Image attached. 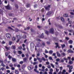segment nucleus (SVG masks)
Here are the masks:
<instances>
[{
  "label": "nucleus",
  "mask_w": 74,
  "mask_h": 74,
  "mask_svg": "<svg viewBox=\"0 0 74 74\" xmlns=\"http://www.w3.org/2000/svg\"><path fill=\"white\" fill-rule=\"evenodd\" d=\"M6 36L8 38H10V37H11V35L10 34H6Z\"/></svg>",
  "instance_id": "obj_2"
},
{
  "label": "nucleus",
  "mask_w": 74,
  "mask_h": 74,
  "mask_svg": "<svg viewBox=\"0 0 74 74\" xmlns=\"http://www.w3.org/2000/svg\"><path fill=\"white\" fill-rule=\"evenodd\" d=\"M63 60H67V58H63Z\"/></svg>",
  "instance_id": "obj_57"
},
{
  "label": "nucleus",
  "mask_w": 74,
  "mask_h": 74,
  "mask_svg": "<svg viewBox=\"0 0 74 74\" xmlns=\"http://www.w3.org/2000/svg\"><path fill=\"white\" fill-rule=\"evenodd\" d=\"M65 73H66V70H63L62 74H65Z\"/></svg>",
  "instance_id": "obj_19"
},
{
  "label": "nucleus",
  "mask_w": 74,
  "mask_h": 74,
  "mask_svg": "<svg viewBox=\"0 0 74 74\" xmlns=\"http://www.w3.org/2000/svg\"><path fill=\"white\" fill-rule=\"evenodd\" d=\"M55 44L56 45V48H57L58 47V48H60V47H59V45H58V43H56Z\"/></svg>",
  "instance_id": "obj_9"
},
{
  "label": "nucleus",
  "mask_w": 74,
  "mask_h": 74,
  "mask_svg": "<svg viewBox=\"0 0 74 74\" xmlns=\"http://www.w3.org/2000/svg\"><path fill=\"white\" fill-rule=\"evenodd\" d=\"M61 56H66V54L65 53L63 52L61 53Z\"/></svg>",
  "instance_id": "obj_17"
},
{
  "label": "nucleus",
  "mask_w": 74,
  "mask_h": 74,
  "mask_svg": "<svg viewBox=\"0 0 74 74\" xmlns=\"http://www.w3.org/2000/svg\"><path fill=\"white\" fill-rule=\"evenodd\" d=\"M43 74H47V72L45 71V72H44V73H43Z\"/></svg>",
  "instance_id": "obj_64"
},
{
  "label": "nucleus",
  "mask_w": 74,
  "mask_h": 74,
  "mask_svg": "<svg viewBox=\"0 0 74 74\" xmlns=\"http://www.w3.org/2000/svg\"><path fill=\"white\" fill-rule=\"evenodd\" d=\"M11 48L12 49H15V48H16V47H15V46L14 45H12V47H11Z\"/></svg>",
  "instance_id": "obj_10"
},
{
  "label": "nucleus",
  "mask_w": 74,
  "mask_h": 74,
  "mask_svg": "<svg viewBox=\"0 0 74 74\" xmlns=\"http://www.w3.org/2000/svg\"><path fill=\"white\" fill-rule=\"evenodd\" d=\"M12 70H15V68L14 67H12L11 68Z\"/></svg>",
  "instance_id": "obj_47"
},
{
  "label": "nucleus",
  "mask_w": 74,
  "mask_h": 74,
  "mask_svg": "<svg viewBox=\"0 0 74 74\" xmlns=\"http://www.w3.org/2000/svg\"><path fill=\"white\" fill-rule=\"evenodd\" d=\"M64 16L67 17L69 16V14H65L64 15Z\"/></svg>",
  "instance_id": "obj_15"
},
{
  "label": "nucleus",
  "mask_w": 74,
  "mask_h": 74,
  "mask_svg": "<svg viewBox=\"0 0 74 74\" xmlns=\"http://www.w3.org/2000/svg\"><path fill=\"white\" fill-rule=\"evenodd\" d=\"M28 69L29 70H32L33 69V68H32L30 66H28Z\"/></svg>",
  "instance_id": "obj_22"
},
{
  "label": "nucleus",
  "mask_w": 74,
  "mask_h": 74,
  "mask_svg": "<svg viewBox=\"0 0 74 74\" xmlns=\"http://www.w3.org/2000/svg\"><path fill=\"white\" fill-rule=\"evenodd\" d=\"M22 67L23 68H25V67H26V65H23V66H22Z\"/></svg>",
  "instance_id": "obj_48"
},
{
  "label": "nucleus",
  "mask_w": 74,
  "mask_h": 74,
  "mask_svg": "<svg viewBox=\"0 0 74 74\" xmlns=\"http://www.w3.org/2000/svg\"><path fill=\"white\" fill-rule=\"evenodd\" d=\"M12 39V41H15V40H16V38H15V37H13Z\"/></svg>",
  "instance_id": "obj_16"
},
{
  "label": "nucleus",
  "mask_w": 74,
  "mask_h": 74,
  "mask_svg": "<svg viewBox=\"0 0 74 74\" xmlns=\"http://www.w3.org/2000/svg\"><path fill=\"white\" fill-rule=\"evenodd\" d=\"M6 69H9V67L8 66H6Z\"/></svg>",
  "instance_id": "obj_60"
},
{
  "label": "nucleus",
  "mask_w": 74,
  "mask_h": 74,
  "mask_svg": "<svg viewBox=\"0 0 74 74\" xmlns=\"http://www.w3.org/2000/svg\"><path fill=\"white\" fill-rule=\"evenodd\" d=\"M34 44L33 43H31V47H34Z\"/></svg>",
  "instance_id": "obj_35"
},
{
  "label": "nucleus",
  "mask_w": 74,
  "mask_h": 74,
  "mask_svg": "<svg viewBox=\"0 0 74 74\" xmlns=\"http://www.w3.org/2000/svg\"><path fill=\"white\" fill-rule=\"evenodd\" d=\"M57 53L58 56V57H60V54L58 53V52H57Z\"/></svg>",
  "instance_id": "obj_18"
},
{
  "label": "nucleus",
  "mask_w": 74,
  "mask_h": 74,
  "mask_svg": "<svg viewBox=\"0 0 74 74\" xmlns=\"http://www.w3.org/2000/svg\"><path fill=\"white\" fill-rule=\"evenodd\" d=\"M23 38H26V36L25 35H23Z\"/></svg>",
  "instance_id": "obj_27"
},
{
  "label": "nucleus",
  "mask_w": 74,
  "mask_h": 74,
  "mask_svg": "<svg viewBox=\"0 0 74 74\" xmlns=\"http://www.w3.org/2000/svg\"><path fill=\"white\" fill-rule=\"evenodd\" d=\"M18 53L20 54H21L22 53V52L21 51H18Z\"/></svg>",
  "instance_id": "obj_50"
},
{
  "label": "nucleus",
  "mask_w": 74,
  "mask_h": 74,
  "mask_svg": "<svg viewBox=\"0 0 74 74\" xmlns=\"http://www.w3.org/2000/svg\"><path fill=\"white\" fill-rule=\"evenodd\" d=\"M30 5L29 4H28L27 5V7H30Z\"/></svg>",
  "instance_id": "obj_56"
},
{
  "label": "nucleus",
  "mask_w": 74,
  "mask_h": 74,
  "mask_svg": "<svg viewBox=\"0 0 74 74\" xmlns=\"http://www.w3.org/2000/svg\"><path fill=\"white\" fill-rule=\"evenodd\" d=\"M23 61L24 62H27V60L28 59L27 58H23Z\"/></svg>",
  "instance_id": "obj_7"
},
{
  "label": "nucleus",
  "mask_w": 74,
  "mask_h": 74,
  "mask_svg": "<svg viewBox=\"0 0 74 74\" xmlns=\"http://www.w3.org/2000/svg\"><path fill=\"white\" fill-rule=\"evenodd\" d=\"M37 59L38 60H39L40 63H41V62L42 61V59H41L40 58H39L38 57H37Z\"/></svg>",
  "instance_id": "obj_6"
},
{
  "label": "nucleus",
  "mask_w": 74,
  "mask_h": 74,
  "mask_svg": "<svg viewBox=\"0 0 74 74\" xmlns=\"http://www.w3.org/2000/svg\"><path fill=\"white\" fill-rule=\"evenodd\" d=\"M23 51H25V50H26V49L25 47H23Z\"/></svg>",
  "instance_id": "obj_62"
},
{
  "label": "nucleus",
  "mask_w": 74,
  "mask_h": 74,
  "mask_svg": "<svg viewBox=\"0 0 74 74\" xmlns=\"http://www.w3.org/2000/svg\"><path fill=\"white\" fill-rule=\"evenodd\" d=\"M16 37L18 39H21V38L20 37L19 35H17L16 36Z\"/></svg>",
  "instance_id": "obj_13"
},
{
  "label": "nucleus",
  "mask_w": 74,
  "mask_h": 74,
  "mask_svg": "<svg viewBox=\"0 0 74 74\" xmlns=\"http://www.w3.org/2000/svg\"><path fill=\"white\" fill-rule=\"evenodd\" d=\"M30 27H28L26 29V28H25V29H24V30H29V29H30Z\"/></svg>",
  "instance_id": "obj_33"
},
{
  "label": "nucleus",
  "mask_w": 74,
  "mask_h": 74,
  "mask_svg": "<svg viewBox=\"0 0 74 74\" xmlns=\"http://www.w3.org/2000/svg\"><path fill=\"white\" fill-rule=\"evenodd\" d=\"M49 32L51 33V34H53L54 33L53 32V28H51L49 30Z\"/></svg>",
  "instance_id": "obj_5"
},
{
  "label": "nucleus",
  "mask_w": 74,
  "mask_h": 74,
  "mask_svg": "<svg viewBox=\"0 0 74 74\" xmlns=\"http://www.w3.org/2000/svg\"><path fill=\"white\" fill-rule=\"evenodd\" d=\"M37 5H34V8H37Z\"/></svg>",
  "instance_id": "obj_53"
},
{
  "label": "nucleus",
  "mask_w": 74,
  "mask_h": 74,
  "mask_svg": "<svg viewBox=\"0 0 74 74\" xmlns=\"http://www.w3.org/2000/svg\"><path fill=\"white\" fill-rule=\"evenodd\" d=\"M62 47V48L63 49V48H64V47H65V45L64 44H63L62 45H61Z\"/></svg>",
  "instance_id": "obj_21"
},
{
  "label": "nucleus",
  "mask_w": 74,
  "mask_h": 74,
  "mask_svg": "<svg viewBox=\"0 0 74 74\" xmlns=\"http://www.w3.org/2000/svg\"><path fill=\"white\" fill-rule=\"evenodd\" d=\"M74 52L71 50L69 49L68 51V53H73Z\"/></svg>",
  "instance_id": "obj_8"
},
{
  "label": "nucleus",
  "mask_w": 74,
  "mask_h": 74,
  "mask_svg": "<svg viewBox=\"0 0 74 74\" xmlns=\"http://www.w3.org/2000/svg\"><path fill=\"white\" fill-rule=\"evenodd\" d=\"M40 45V42L38 43V44L37 45V47H39V46Z\"/></svg>",
  "instance_id": "obj_43"
},
{
  "label": "nucleus",
  "mask_w": 74,
  "mask_h": 74,
  "mask_svg": "<svg viewBox=\"0 0 74 74\" xmlns=\"http://www.w3.org/2000/svg\"><path fill=\"white\" fill-rule=\"evenodd\" d=\"M49 70L50 72H52L53 71V69H50Z\"/></svg>",
  "instance_id": "obj_40"
},
{
  "label": "nucleus",
  "mask_w": 74,
  "mask_h": 74,
  "mask_svg": "<svg viewBox=\"0 0 74 74\" xmlns=\"http://www.w3.org/2000/svg\"><path fill=\"white\" fill-rule=\"evenodd\" d=\"M34 71H35V72L37 73H39V72L38 71H37V69H34Z\"/></svg>",
  "instance_id": "obj_25"
},
{
  "label": "nucleus",
  "mask_w": 74,
  "mask_h": 74,
  "mask_svg": "<svg viewBox=\"0 0 74 74\" xmlns=\"http://www.w3.org/2000/svg\"><path fill=\"white\" fill-rule=\"evenodd\" d=\"M9 66L10 67H12L13 66V64H10Z\"/></svg>",
  "instance_id": "obj_37"
},
{
  "label": "nucleus",
  "mask_w": 74,
  "mask_h": 74,
  "mask_svg": "<svg viewBox=\"0 0 74 74\" xmlns=\"http://www.w3.org/2000/svg\"><path fill=\"white\" fill-rule=\"evenodd\" d=\"M12 60L13 62H15L16 61V59L15 58H12Z\"/></svg>",
  "instance_id": "obj_39"
},
{
  "label": "nucleus",
  "mask_w": 74,
  "mask_h": 74,
  "mask_svg": "<svg viewBox=\"0 0 74 74\" xmlns=\"http://www.w3.org/2000/svg\"><path fill=\"white\" fill-rule=\"evenodd\" d=\"M38 62H34L33 63V64H34V65H35V64H38Z\"/></svg>",
  "instance_id": "obj_42"
},
{
  "label": "nucleus",
  "mask_w": 74,
  "mask_h": 74,
  "mask_svg": "<svg viewBox=\"0 0 74 74\" xmlns=\"http://www.w3.org/2000/svg\"><path fill=\"white\" fill-rule=\"evenodd\" d=\"M73 63V61H69V64H72Z\"/></svg>",
  "instance_id": "obj_30"
},
{
  "label": "nucleus",
  "mask_w": 74,
  "mask_h": 74,
  "mask_svg": "<svg viewBox=\"0 0 74 74\" xmlns=\"http://www.w3.org/2000/svg\"><path fill=\"white\" fill-rule=\"evenodd\" d=\"M1 65L2 66H3V67H5V65H4V64H3V63H2Z\"/></svg>",
  "instance_id": "obj_34"
},
{
  "label": "nucleus",
  "mask_w": 74,
  "mask_h": 74,
  "mask_svg": "<svg viewBox=\"0 0 74 74\" xmlns=\"http://www.w3.org/2000/svg\"><path fill=\"white\" fill-rule=\"evenodd\" d=\"M1 69L2 71H3V70H4V68L3 67L1 68Z\"/></svg>",
  "instance_id": "obj_63"
},
{
  "label": "nucleus",
  "mask_w": 74,
  "mask_h": 74,
  "mask_svg": "<svg viewBox=\"0 0 74 74\" xmlns=\"http://www.w3.org/2000/svg\"><path fill=\"white\" fill-rule=\"evenodd\" d=\"M69 44H73V40H69Z\"/></svg>",
  "instance_id": "obj_20"
},
{
  "label": "nucleus",
  "mask_w": 74,
  "mask_h": 74,
  "mask_svg": "<svg viewBox=\"0 0 74 74\" xmlns=\"http://www.w3.org/2000/svg\"><path fill=\"white\" fill-rule=\"evenodd\" d=\"M12 41H9V45H11L12 44Z\"/></svg>",
  "instance_id": "obj_55"
},
{
  "label": "nucleus",
  "mask_w": 74,
  "mask_h": 74,
  "mask_svg": "<svg viewBox=\"0 0 74 74\" xmlns=\"http://www.w3.org/2000/svg\"><path fill=\"white\" fill-rule=\"evenodd\" d=\"M51 67H53V68H54L55 66H54V65L53 64H51Z\"/></svg>",
  "instance_id": "obj_29"
},
{
  "label": "nucleus",
  "mask_w": 74,
  "mask_h": 74,
  "mask_svg": "<svg viewBox=\"0 0 74 74\" xmlns=\"http://www.w3.org/2000/svg\"><path fill=\"white\" fill-rule=\"evenodd\" d=\"M15 32H18V31H19V30L18 29H15Z\"/></svg>",
  "instance_id": "obj_61"
},
{
  "label": "nucleus",
  "mask_w": 74,
  "mask_h": 74,
  "mask_svg": "<svg viewBox=\"0 0 74 74\" xmlns=\"http://www.w3.org/2000/svg\"><path fill=\"white\" fill-rule=\"evenodd\" d=\"M52 53H53V51H52V50H51L49 51V53L50 54H52Z\"/></svg>",
  "instance_id": "obj_31"
},
{
  "label": "nucleus",
  "mask_w": 74,
  "mask_h": 74,
  "mask_svg": "<svg viewBox=\"0 0 74 74\" xmlns=\"http://www.w3.org/2000/svg\"><path fill=\"white\" fill-rule=\"evenodd\" d=\"M15 73L16 74H18L19 73V72H18V70H15Z\"/></svg>",
  "instance_id": "obj_24"
},
{
  "label": "nucleus",
  "mask_w": 74,
  "mask_h": 74,
  "mask_svg": "<svg viewBox=\"0 0 74 74\" xmlns=\"http://www.w3.org/2000/svg\"><path fill=\"white\" fill-rule=\"evenodd\" d=\"M49 59L50 60H52V58L51 57H49Z\"/></svg>",
  "instance_id": "obj_46"
},
{
  "label": "nucleus",
  "mask_w": 74,
  "mask_h": 74,
  "mask_svg": "<svg viewBox=\"0 0 74 74\" xmlns=\"http://www.w3.org/2000/svg\"><path fill=\"white\" fill-rule=\"evenodd\" d=\"M67 59L68 60H70V59H71V58L70 57H67Z\"/></svg>",
  "instance_id": "obj_38"
},
{
  "label": "nucleus",
  "mask_w": 74,
  "mask_h": 74,
  "mask_svg": "<svg viewBox=\"0 0 74 74\" xmlns=\"http://www.w3.org/2000/svg\"><path fill=\"white\" fill-rule=\"evenodd\" d=\"M57 62H59L60 60V59L59 58H58L56 60Z\"/></svg>",
  "instance_id": "obj_44"
},
{
  "label": "nucleus",
  "mask_w": 74,
  "mask_h": 74,
  "mask_svg": "<svg viewBox=\"0 0 74 74\" xmlns=\"http://www.w3.org/2000/svg\"><path fill=\"white\" fill-rule=\"evenodd\" d=\"M42 66V64H39V67H41Z\"/></svg>",
  "instance_id": "obj_51"
},
{
  "label": "nucleus",
  "mask_w": 74,
  "mask_h": 74,
  "mask_svg": "<svg viewBox=\"0 0 74 74\" xmlns=\"http://www.w3.org/2000/svg\"><path fill=\"white\" fill-rule=\"evenodd\" d=\"M47 67L48 69H51V66L50 65H48Z\"/></svg>",
  "instance_id": "obj_52"
},
{
  "label": "nucleus",
  "mask_w": 74,
  "mask_h": 74,
  "mask_svg": "<svg viewBox=\"0 0 74 74\" xmlns=\"http://www.w3.org/2000/svg\"><path fill=\"white\" fill-rule=\"evenodd\" d=\"M8 58L10 60H11V58H12L11 56L10 55H9Z\"/></svg>",
  "instance_id": "obj_36"
},
{
  "label": "nucleus",
  "mask_w": 74,
  "mask_h": 74,
  "mask_svg": "<svg viewBox=\"0 0 74 74\" xmlns=\"http://www.w3.org/2000/svg\"><path fill=\"white\" fill-rule=\"evenodd\" d=\"M68 31L69 32H71V33H72L73 32V30H71V29H69Z\"/></svg>",
  "instance_id": "obj_26"
},
{
  "label": "nucleus",
  "mask_w": 74,
  "mask_h": 74,
  "mask_svg": "<svg viewBox=\"0 0 74 74\" xmlns=\"http://www.w3.org/2000/svg\"><path fill=\"white\" fill-rule=\"evenodd\" d=\"M56 71L57 72H58V71H59V69H56Z\"/></svg>",
  "instance_id": "obj_54"
},
{
  "label": "nucleus",
  "mask_w": 74,
  "mask_h": 74,
  "mask_svg": "<svg viewBox=\"0 0 74 74\" xmlns=\"http://www.w3.org/2000/svg\"><path fill=\"white\" fill-rule=\"evenodd\" d=\"M23 61H21L20 62V64H23Z\"/></svg>",
  "instance_id": "obj_49"
},
{
  "label": "nucleus",
  "mask_w": 74,
  "mask_h": 74,
  "mask_svg": "<svg viewBox=\"0 0 74 74\" xmlns=\"http://www.w3.org/2000/svg\"><path fill=\"white\" fill-rule=\"evenodd\" d=\"M5 49H6L7 51H8L9 49V48L7 47V46L5 47Z\"/></svg>",
  "instance_id": "obj_41"
},
{
  "label": "nucleus",
  "mask_w": 74,
  "mask_h": 74,
  "mask_svg": "<svg viewBox=\"0 0 74 74\" xmlns=\"http://www.w3.org/2000/svg\"><path fill=\"white\" fill-rule=\"evenodd\" d=\"M42 60H43L44 61H45V60H45V59L44 57L42 58Z\"/></svg>",
  "instance_id": "obj_45"
},
{
  "label": "nucleus",
  "mask_w": 74,
  "mask_h": 74,
  "mask_svg": "<svg viewBox=\"0 0 74 74\" xmlns=\"http://www.w3.org/2000/svg\"><path fill=\"white\" fill-rule=\"evenodd\" d=\"M5 8L7 9V10H11V7L10 6L8 5V6H5Z\"/></svg>",
  "instance_id": "obj_3"
},
{
  "label": "nucleus",
  "mask_w": 74,
  "mask_h": 74,
  "mask_svg": "<svg viewBox=\"0 0 74 74\" xmlns=\"http://www.w3.org/2000/svg\"><path fill=\"white\" fill-rule=\"evenodd\" d=\"M51 14H52V12H50L47 13L46 15H50Z\"/></svg>",
  "instance_id": "obj_14"
},
{
  "label": "nucleus",
  "mask_w": 74,
  "mask_h": 74,
  "mask_svg": "<svg viewBox=\"0 0 74 74\" xmlns=\"http://www.w3.org/2000/svg\"><path fill=\"white\" fill-rule=\"evenodd\" d=\"M31 31L32 32V33H35V31H34L33 29H31Z\"/></svg>",
  "instance_id": "obj_23"
},
{
  "label": "nucleus",
  "mask_w": 74,
  "mask_h": 74,
  "mask_svg": "<svg viewBox=\"0 0 74 74\" xmlns=\"http://www.w3.org/2000/svg\"><path fill=\"white\" fill-rule=\"evenodd\" d=\"M73 69V66H71L69 68V73H71L72 71L71 69Z\"/></svg>",
  "instance_id": "obj_4"
},
{
  "label": "nucleus",
  "mask_w": 74,
  "mask_h": 74,
  "mask_svg": "<svg viewBox=\"0 0 74 74\" xmlns=\"http://www.w3.org/2000/svg\"><path fill=\"white\" fill-rule=\"evenodd\" d=\"M60 70H62V69H63V67H60Z\"/></svg>",
  "instance_id": "obj_59"
},
{
  "label": "nucleus",
  "mask_w": 74,
  "mask_h": 74,
  "mask_svg": "<svg viewBox=\"0 0 74 74\" xmlns=\"http://www.w3.org/2000/svg\"><path fill=\"white\" fill-rule=\"evenodd\" d=\"M45 33H46V34H47V35H48V31L47 30H45Z\"/></svg>",
  "instance_id": "obj_32"
},
{
  "label": "nucleus",
  "mask_w": 74,
  "mask_h": 74,
  "mask_svg": "<svg viewBox=\"0 0 74 74\" xmlns=\"http://www.w3.org/2000/svg\"><path fill=\"white\" fill-rule=\"evenodd\" d=\"M45 8L46 10L48 11V10H49V9L51 8V5H48L47 6L46 5L45 6Z\"/></svg>",
  "instance_id": "obj_1"
},
{
  "label": "nucleus",
  "mask_w": 74,
  "mask_h": 74,
  "mask_svg": "<svg viewBox=\"0 0 74 74\" xmlns=\"http://www.w3.org/2000/svg\"><path fill=\"white\" fill-rule=\"evenodd\" d=\"M39 37H40L41 38H44V34H43V33H42V36H41L40 35L39 36Z\"/></svg>",
  "instance_id": "obj_11"
},
{
  "label": "nucleus",
  "mask_w": 74,
  "mask_h": 74,
  "mask_svg": "<svg viewBox=\"0 0 74 74\" xmlns=\"http://www.w3.org/2000/svg\"><path fill=\"white\" fill-rule=\"evenodd\" d=\"M18 48L20 50H21L22 48V46H20L18 47Z\"/></svg>",
  "instance_id": "obj_28"
},
{
  "label": "nucleus",
  "mask_w": 74,
  "mask_h": 74,
  "mask_svg": "<svg viewBox=\"0 0 74 74\" xmlns=\"http://www.w3.org/2000/svg\"><path fill=\"white\" fill-rule=\"evenodd\" d=\"M71 59L72 61H74V57H72Z\"/></svg>",
  "instance_id": "obj_58"
},
{
  "label": "nucleus",
  "mask_w": 74,
  "mask_h": 74,
  "mask_svg": "<svg viewBox=\"0 0 74 74\" xmlns=\"http://www.w3.org/2000/svg\"><path fill=\"white\" fill-rule=\"evenodd\" d=\"M60 19L62 22H64V19L62 17L60 18Z\"/></svg>",
  "instance_id": "obj_12"
}]
</instances>
